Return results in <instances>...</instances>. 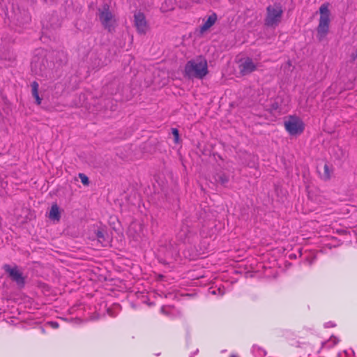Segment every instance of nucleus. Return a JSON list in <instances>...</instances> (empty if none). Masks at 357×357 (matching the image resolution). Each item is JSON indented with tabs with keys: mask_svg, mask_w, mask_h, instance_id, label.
I'll list each match as a JSON object with an SVG mask.
<instances>
[{
	"mask_svg": "<svg viewBox=\"0 0 357 357\" xmlns=\"http://www.w3.org/2000/svg\"><path fill=\"white\" fill-rule=\"evenodd\" d=\"M184 73L188 78L202 79L208 73V63L203 56H198L187 62Z\"/></svg>",
	"mask_w": 357,
	"mask_h": 357,
	"instance_id": "1",
	"label": "nucleus"
},
{
	"mask_svg": "<svg viewBox=\"0 0 357 357\" xmlns=\"http://www.w3.org/2000/svg\"><path fill=\"white\" fill-rule=\"evenodd\" d=\"M98 17L102 27L108 32L114 31L117 26V19L107 3L103 4L98 9Z\"/></svg>",
	"mask_w": 357,
	"mask_h": 357,
	"instance_id": "2",
	"label": "nucleus"
},
{
	"mask_svg": "<svg viewBox=\"0 0 357 357\" xmlns=\"http://www.w3.org/2000/svg\"><path fill=\"white\" fill-rule=\"evenodd\" d=\"M320 17L317 26V38L321 40L329 31L330 10L328 3H324L319 8Z\"/></svg>",
	"mask_w": 357,
	"mask_h": 357,
	"instance_id": "3",
	"label": "nucleus"
},
{
	"mask_svg": "<svg viewBox=\"0 0 357 357\" xmlns=\"http://www.w3.org/2000/svg\"><path fill=\"white\" fill-rule=\"evenodd\" d=\"M283 10L280 3H274L266 8V16L264 20L265 25L275 27L280 22Z\"/></svg>",
	"mask_w": 357,
	"mask_h": 357,
	"instance_id": "4",
	"label": "nucleus"
},
{
	"mask_svg": "<svg viewBox=\"0 0 357 357\" xmlns=\"http://www.w3.org/2000/svg\"><path fill=\"white\" fill-rule=\"evenodd\" d=\"M286 130L291 135H297L301 134L305 128L303 121L298 116H289L284 122Z\"/></svg>",
	"mask_w": 357,
	"mask_h": 357,
	"instance_id": "5",
	"label": "nucleus"
},
{
	"mask_svg": "<svg viewBox=\"0 0 357 357\" xmlns=\"http://www.w3.org/2000/svg\"><path fill=\"white\" fill-rule=\"evenodd\" d=\"M133 25L139 35H146L150 29L144 13L141 11L134 13Z\"/></svg>",
	"mask_w": 357,
	"mask_h": 357,
	"instance_id": "6",
	"label": "nucleus"
},
{
	"mask_svg": "<svg viewBox=\"0 0 357 357\" xmlns=\"http://www.w3.org/2000/svg\"><path fill=\"white\" fill-rule=\"evenodd\" d=\"M3 268L13 281L15 282L20 287H24L25 279L17 266L11 267L8 264H4Z\"/></svg>",
	"mask_w": 357,
	"mask_h": 357,
	"instance_id": "7",
	"label": "nucleus"
},
{
	"mask_svg": "<svg viewBox=\"0 0 357 357\" xmlns=\"http://www.w3.org/2000/svg\"><path fill=\"white\" fill-rule=\"evenodd\" d=\"M239 72L241 75L245 76L251 74L257 69V64L250 57L241 60L238 66Z\"/></svg>",
	"mask_w": 357,
	"mask_h": 357,
	"instance_id": "8",
	"label": "nucleus"
},
{
	"mask_svg": "<svg viewBox=\"0 0 357 357\" xmlns=\"http://www.w3.org/2000/svg\"><path fill=\"white\" fill-rule=\"evenodd\" d=\"M217 21V15L215 13L211 14L208 17L207 20L200 27V31L204 33L209 29Z\"/></svg>",
	"mask_w": 357,
	"mask_h": 357,
	"instance_id": "9",
	"label": "nucleus"
},
{
	"mask_svg": "<svg viewBox=\"0 0 357 357\" xmlns=\"http://www.w3.org/2000/svg\"><path fill=\"white\" fill-rule=\"evenodd\" d=\"M49 218L51 220L59 221L61 218L60 215V209L57 204L54 203L52 205L50 213H49Z\"/></svg>",
	"mask_w": 357,
	"mask_h": 357,
	"instance_id": "10",
	"label": "nucleus"
},
{
	"mask_svg": "<svg viewBox=\"0 0 357 357\" xmlns=\"http://www.w3.org/2000/svg\"><path fill=\"white\" fill-rule=\"evenodd\" d=\"M331 170L330 169L328 165L325 164L324 166V172L322 173V178L328 180L331 178Z\"/></svg>",
	"mask_w": 357,
	"mask_h": 357,
	"instance_id": "11",
	"label": "nucleus"
},
{
	"mask_svg": "<svg viewBox=\"0 0 357 357\" xmlns=\"http://www.w3.org/2000/svg\"><path fill=\"white\" fill-rule=\"evenodd\" d=\"M31 86L32 96L33 97L39 96V94H38V88H39L38 83L37 82L34 81L31 83Z\"/></svg>",
	"mask_w": 357,
	"mask_h": 357,
	"instance_id": "12",
	"label": "nucleus"
},
{
	"mask_svg": "<svg viewBox=\"0 0 357 357\" xmlns=\"http://www.w3.org/2000/svg\"><path fill=\"white\" fill-rule=\"evenodd\" d=\"M79 177L81 179V182L84 185H88L89 184V178L83 173L79 174Z\"/></svg>",
	"mask_w": 357,
	"mask_h": 357,
	"instance_id": "13",
	"label": "nucleus"
},
{
	"mask_svg": "<svg viewBox=\"0 0 357 357\" xmlns=\"http://www.w3.org/2000/svg\"><path fill=\"white\" fill-rule=\"evenodd\" d=\"M172 135H173V136L174 137V142L176 143H178V140H179V132H178V129L172 128Z\"/></svg>",
	"mask_w": 357,
	"mask_h": 357,
	"instance_id": "14",
	"label": "nucleus"
},
{
	"mask_svg": "<svg viewBox=\"0 0 357 357\" xmlns=\"http://www.w3.org/2000/svg\"><path fill=\"white\" fill-rule=\"evenodd\" d=\"M222 183H226L228 181V178L227 176H222L220 178Z\"/></svg>",
	"mask_w": 357,
	"mask_h": 357,
	"instance_id": "15",
	"label": "nucleus"
},
{
	"mask_svg": "<svg viewBox=\"0 0 357 357\" xmlns=\"http://www.w3.org/2000/svg\"><path fill=\"white\" fill-rule=\"evenodd\" d=\"M34 98L36 99V102L37 105H39L41 104L42 99L40 98L39 96L34 97Z\"/></svg>",
	"mask_w": 357,
	"mask_h": 357,
	"instance_id": "16",
	"label": "nucleus"
},
{
	"mask_svg": "<svg viewBox=\"0 0 357 357\" xmlns=\"http://www.w3.org/2000/svg\"><path fill=\"white\" fill-rule=\"evenodd\" d=\"M351 57L352 59V61H355L357 58V56H356V52L354 53H352L351 55Z\"/></svg>",
	"mask_w": 357,
	"mask_h": 357,
	"instance_id": "17",
	"label": "nucleus"
},
{
	"mask_svg": "<svg viewBox=\"0 0 357 357\" xmlns=\"http://www.w3.org/2000/svg\"><path fill=\"white\" fill-rule=\"evenodd\" d=\"M229 357H239L237 354H231Z\"/></svg>",
	"mask_w": 357,
	"mask_h": 357,
	"instance_id": "18",
	"label": "nucleus"
}]
</instances>
